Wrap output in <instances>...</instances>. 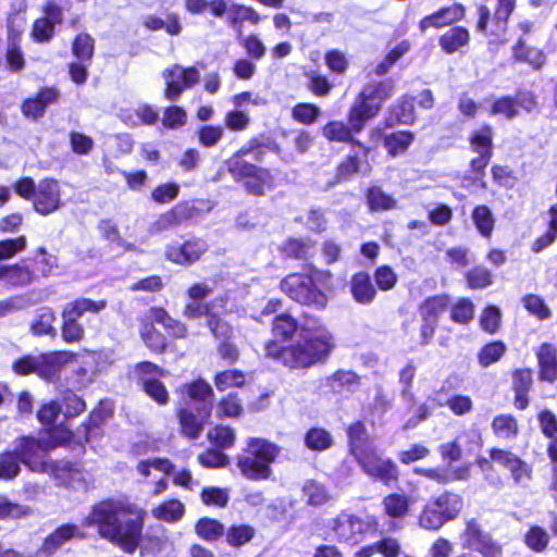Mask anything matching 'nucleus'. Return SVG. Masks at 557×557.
Here are the masks:
<instances>
[{
    "label": "nucleus",
    "mask_w": 557,
    "mask_h": 557,
    "mask_svg": "<svg viewBox=\"0 0 557 557\" xmlns=\"http://www.w3.org/2000/svg\"><path fill=\"white\" fill-rule=\"evenodd\" d=\"M208 246L202 239H191L183 245H171L166 249V257L174 263L188 264L198 260Z\"/></svg>",
    "instance_id": "f3484780"
},
{
    "label": "nucleus",
    "mask_w": 557,
    "mask_h": 557,
    "mask_svg": "<svg viewBox=\"0 0 557 557\" xmlns=\"http://www.w3.org/2000/svg\"><path fill=\"white\" fill-rule=\"evenodd\" d=\"M305 444L311 450H325L333 444L330 432L322 428H312L305 435Z\"/></svg>",
    "instance_id": "09e8293b"
},
{
    "label": "nucleus",
    "mask_w": 557,
    "mask_h": 557,
    "mask_svg": "<svg viewBox=\"0 0 557 557\" xmlns=\"http://www.w3.org/2000/svg\"><path fill=\"white\" fill-rule=\"evenodd\" d=\"M193 208L187 203H180L173 209L161 214L159 219L153 223L151 230L153 232H163L169 228L175 227L183 221L191 216Z\"/></svg>",
    "instance_id": "5701e85b"
},
{
    "label": "nucleus",
    "mask_w": 557,
    "mask_h": 557,
    "mask_svg": "<svg viewBox=\"0 0 557 557\" xmlns=\"http://www.w3.org/2000/svg\"><path fill=\"white\" fill-rule=\"evenodd\" d=\"M492 429L499 438L511 440L518 433V424L511 414L496 416L492 422Z\"/></svg>",
    "instance_id": "a18cd8bd"
},
{
    "label": "nucleus",
    "mask_w": 557,
    "mask_h": 557,
    "mask_svg": "<svg viewBox=\"0 0 557 557\" xmlns=\"http://www.w3.org/2000/svg\"><path fill=\"white\" fill-rule=\"evenodd\" d=\"M14 451L30 471L50 473L55 469V462L46 459L42 443L34 437L24 436L14 442Z\"/></svg>",
    "instance_id": "6e6552de"
},
{
    "label": "nucleus",
    "mask_w": 557,
    "mask_h": 557,
    "mask_svg": "<svg viewBox=\"0 0 557 557\" xmlns=\"http://www.w3.org/2000/svg\"><path fill=\"white\" fill-rule=\"evenodd\" d=\"M550 536L548 532L540 527L532 525L524 534V544L535 553H543L548 547Z\"/></svg>",
    "instance_id": "c03bdc74"
},
{
    "label": "nucleus",
    "mask_w": 557,
    "mask_h": 557,
    "mask_svg": "<svg viewBox=\"0 0 557 557\" xmlns=\"http://www.w3.org/2000/svg\"><path fill=\"white\" fill-rule=\"evenodd\" d=\"M376 525L374 517H359L342 512L333 521L332 530L339 542L355 545L360 543L366 535L374 533Z\"/></svg>",
    "instance_id": "0eeeda50"
},
{
    "label": "nucleus",
    "mask_w": 557,
    "mask_h": 557,
    "mask_svg": "<svg viewBox=\"0 0 557 557\" xmlns=\"http://www.w3.org/2000/svg\"><path fill=\"white\" fill-rule=\"evenodd\" d=\"M380 111V108L374 101L364 97L362 92L359 94L357 100L351 106L348 113V123L355 133H359L367 121L374 117Z\"/></svg>",
    "instance_id": "6ab92c4d"
},
{
    "label": "nucleus",
    "mask_w": 557,
    "mask_h": 557,
    "mask_svg": "<svg viewBox=\"0 0 557 557\" xmlns=\"http://www.w3.org/2000/svg\"><path fill=\"white\" fill-rule=\"evenodd\" d=\"M78 533L79 530L75 524L61 525L45 540L41 550L51 555L64 543L78 535Z\"/></svg>",
    "instance_id": "2f4dec72"
},
{
    "label": "nucleus",
    "mask_w": 557,
    "mask_h": 557,
    "mask_svg": "<svg viewBox=\"0 0 557 557\" xmlns=\"http://www.w3.org/2000/svg\"><path fill=\"white\" fill-rule=\"evenodd\" d=\"M348 287L352 299L361 306L371 305L377 295L370 275L363 271L355 273L350 277Z\"/></svg>",
    "instance_id": "aec40b11"
},
{
    "label": "nucleus",
    "mask_w": 557,
    "mask_h": 557,
    "mask_svg": "<svg viewBox=\"0 0 557 557\" xmlns=\"http://www.w3.org/2000/svg\"><path fill=\"white\" fill-rule=\"evenodd\" d=\"M463 16L465 8L461 4H454L423 17L419 23V28L421 32H425L430 27L441 28L460 21Z\"/></svg>",
    "instance_id": "4be33fe9"
},
{
    "label": "nucleus",
    "mask_w": 557,
    "mask_h": 557,
    "mask_svg": "<svg viewBox=\"0 0 557 557\" xmlns=\"http://www.w3.org/2000/svg\"><path fill=\"white\" fill-rule=\"evenodd\" d=\"M63 416L65 418L75 417L82 413L85 408V401L72 391H66L62 394Z\"/></svg>",
    "instance_id": "774afa93"
},
{
    "label": "nucleus",
    "mask_w": 557,
    "mask_h": 557,
    "mask_svg": "<svg viewBox=\"0 0 557 557\" xmlns=\"http://www.w3.org/2000/svg\"><path fill=\"white\" fill-rule=\"evenodd\" d=\"M352 132H355L350 124L346 125L339 121H332L327 123L323 129V136L331 141L346 143L352 139Z\"/></svg>",
    "instance_id": "864d4df0"
},
{
    "label": "nucleus",
    "mask_w": 557,
    "mask_h": 557,
    "mask_svg": "<svg viewBox=\"0 0 557 557\" xmlns=\"http://www.w3.org/2000/svg\"><path fill=\"white\" fill-rule=\"evenodd\" d=\"M512 385L516 393L515 406L525 409L529 404L528 392L532 385V372L530 370H517L513 373Z\"/></svg>",
    "instance_id": "473e14b6"
},
{
    "label": "nucleus",
    "mask_w": 557,
    "mask_h": 557,
    "mask_svg": "<svg viewBox=\"0 0 557 557\" xmlns=\"http://www.w3.org/2000/svg\"><path fill=\"white\" fill-rule=\"evenodd\" d=\"M21 463L18 456L12 450H7L0 454V479L12 480L21 471Z\"/></svg>",
    "instance_id": "603ef678"
},
{
    "label": "nucleus",
    "mask_w": 557,
    "mask_h": 557,
    "mask_svg": "<svg viewBox=\"0 0 557 557\" xmlns=\"http://www.w3.org/2000/svg\"><path fill=\"white\" fill-rule=\"evenodd\" d=\"M332 274L329 271L311 270L309 273H292L281 282L282 292L294 301L324 309L327 305V296L318 286L330 281Z\"/></svg>",
    "instance_id": "20e7f679"
},
{
    "label": "nucleus",
    "mask_w": 557,
    "mask_h": 557,
    "mask_svg": "<svg viewBox=\"0 0 557 557\" xmlns=\"http://www.w3.org/2000/svg\"><path fill=\"white\" fill-rule=\"evenodd\" d=\"M255 536V529L248 524L232 525L226 532V542L234 547H239L250 542Z\"/></svg>",
    "instance_id": "bf43d9fd"
},
{
    "label": "nucleus",
    "mask_w": 557,
    "mask_h": 557,
    "mask_svg": "<svg viewBox=\"0 0 557 557\" xmlns=\"http://www.w3.org/2000/svg\"><path fill=\"white\" fill-rule=\"evenodd\" d=\"M185 7L188 12L194 14H201L207 9H210L211 13L221 17L226 12V2L224 0H185Z\"/></svg>",
    "instance_id": "de8ad7c7"
},
{
    "label": "nucleus",
    "mask_w": 557,
    "mask_h": 557,
    "mask_svg": "<svg viewBox=\"0 0 557 557\" xmlns=\"http://www.w3.org/2000/svg\"><path fill=\"white\" fill-rule=\"evenodd\" d=\"M471 219L478 232L485 238H490L494 231L495 219L487 206H476L471 214Z\"/></svg>",
    "instance_id": "ea45409f"
},
{
    "label": "nucleus",
    "mask_w": 557,
    "mask_h": 557,
    "mask_svg": "<svg viewBox=\"0 0 557 557\" xmlns=\"http://www.w3.org/2000/svg\"><path fill=\"white\" fill-rule=\"evenodd\" d=\"M448 306L446 296H434L425 299L420 306V314L422 319L438 320V314Z\"/></svg>",
    "instance_id": "13d9d810"
},
{
    "label": "nucleus",
    "mask_w": 557,
    "mask_h": 557,
    "mask_svg": "<svg viewBox=\"0 0 557 557\" xmlns=\"http://www.w3.org/2000/svg\"><path fill=\"white\" fill-rule=\"evenodd\" d=\"M140 335L146 346L152 351L160 354L165 350L166 338L161 332L154 329L152 322L143 324Z\"/></svg>",
    "instance_id": "8fccbe9b"
},
{
    "label": "nucleus",
    "mask_w": 557,
    "mask_h": 557,
    "mask_svg": "<svg viewBox=\"0 0 557 557\" xmlns=\"http://www.w3.org/2000/svg\"><path fill=\"white\" fill-rule=\"evenodd\" d=\"M184 388L191 400L200 404L199 408H203L205 405L212 408L211 398L213 396V391L207 382L198 380L185 385Z\"/></svg>",
    "instance_id": "37998d69"
},
{
    "label": "nucleus",
    "mask_w": 557,
    "mask_h": 557,
    "mask_svg": "<svg viewBox=\"0 0 557 557\" xmlns=\"http://www.w3.org/2000/svg\"><path fill=\"white\" fill-rule=\"evenodd\" d=\"M55 320V313L51 308H39L30 323V332L35 336H54L57 334V330L54 327Z\"/></svg>",
    "instance_id": "cd10ccee"
},
{
    "label": "nucleus",
    "mask_w": 557,
    "mask_h": 557,
    "mask_svg": "<svg viewBox=\"0 0 557 557\" xmlns=\"http://www.w3.org/2000/svg\"><path fill=\"white\" fill-rule=\"evenodd\" d=\"M153 468L164 474L173 473V482L175 485L183 486L187 490H194L198 482L194 480L191 473L187 469L174 470V466L168 459L153 458L140 461L137 466L139 473L144 476L150 474V469Z\"/></svg>",
    "instance_id": "2eb2a0df"
},
{
    "label": "nucleus",
    "mask_w": 557,
    "mask_h": 557,
    "mask_svg": "<svg viewBox=\"0 0 557 557\" xmlns=\"http://www.w3.org/2000/svg\"><path fill=\"white\" fill-rule=\"evenodd\" d=\"M413 140V134L411 132H396L392 133L384 138V146L388 153L396 157L404 153Z\"/></svg>",
    "instance_id": "79ce46f5"
},
{
    "label": "nucleus",
    "mask_w": 557,
    "mask_h": 557,
    "mask_svg": "<svg viewBox=\"0 0 557 557\" xmlns=\"http://www.w3.org/2000/svg\"><path fill=\"white\" fill-rule=\"evenodd\" d=\"M95 42L90 35L79 34L73 42V53L82 62L89 61L94 54Z\"/></svg>",
    "instance_id": "680f3d73"
},
{
    "label": "nucleus",
    "mask_w": 557,
    "mask_h": 557,
    "mask_svg": "<svg viewBox=\"0 0 557 557\" xmlns=\"http://www.w3.org/2000/svg\"><path fill=\"white\" fill-rule=\"evenodd\" d=\"M209 441L220 448H230L235 443V431L230 426L218 425L208 433Z\"/></svg>",
    "instance_id": "e2e57ef3"
},
{
    "label": "nucleus",
    "mask_w": 557,
    "mask_h": 557,
    "mask_svg": "<svg viewBox=\"0 0 557 557\" xmlns=\"http://www.w3.org/2000/svg\"><path fill=\"white\" fill-rule=\"evenodd\" d=\"M513 57L518 61L527 62L534 69H540L545 63L546 58L542 50L533 47H527L520 39L513 48Z\"/></svg>",
    "instance_id": "a19ab883"
},
{
    "label": "nucleus",
    "mask_w": 557,
    "mask_h": 557,
    "mask_svg": "<svg viewBox=\"0 0 557 557\" xmlns=\"http://www.w3.org/2000/svg\"><path fill=\"white\" fill-rule=\"evenodd\" d=\"M238 41L245 49L246 53L253 60H261L267 52V48L261 39L255 35L244 36L243 32L238 29Z\"/></svg>",
    "instance_id": "5fc2aeb1"
},
{
    "label": "nucleus",
    "mask_w": 557,
    "mask_h": 557,
    "mask_svg": "<svg viewBox=\"0 0 557 557\" xmlns=\"http://www.w3.org/2000/svg\"><path fill=\"white\" fill-rule=\"evenodd\" d=\"M506 351L502 342H493L485 345L479 352V362L482 367H488L498 361Z\"/></svg>",
    "instance_id": "338daca9"
},
{
    "label": "nucleus",
    "mask_w": 557,
    "mask_h": 557,
    "mask_svg": "<svg viewBox=\"0 0 557 557\" xmlns=\"http://www.w3.org/2000/svg\"><path fill=\"white\" fill-rule=\"evenodd\" d=\"M469 32L465 27H453L440 37V46L446 53H454L469 42Z\"/></svg>",
    "instance_id": "e433bc0d"
},
{
    "label": "nucleus",
    "mask_w": 557,
    "mask_h": 557,
    "mask_svg": "<svg viewBox=\"0 0 557 557\" xmlns=\"http://www.w3.org/2000/svg\"><path fill=\"white\" fill-rule=\"evenodd\" d=\"M447 522L432 498L423 506L418 517L419 527L429 531H437Z\"/></svg>",
    "instance_id": "c9c22d12"
},
{
    "label": "nucleus",
    "mask_w": 557,
    "mask_h": 557,
    "mask_svg": "<svg viewBox=\"0 0 557 557\" xmlns=\"http://www.w3.org/2000/svg\"><path fill=\"white\" fill-rule=\"evenodd\" d=\"M327 385L336 394H351L360 385V377L352 371L338 370L326 379Z\"/></svg>",
    "instance_id": "bb28decb"
},
{
    "label": "nucleus",
    "mask_w": 557,
    "mask_h": 557,
    "mask_svg": "<svg viewBox=\"0 0 557 557\" xmlns=\"http://www.w3.org/2000/svg\"><path fill=\"white\" fill-rule=\"evenodd\" d=\"M356 460L369 476L385 485H389L398 480L399 470L397 465L391 458L380 455L375 447L368 450Z\"/></svg>",
    "instance_id": "1a4fd4ad"
},
{
    "label": "nucleus",
    "mask_w": 557,
    "mask_h": 557,
    "mask_svg": "<svg viewBox=\"0 0 557 557\" xmlns=\"http://www.w3.org/2000/svg\"><path fill=\"white\" fill-rule=\"evenodd\" d=\"M225 164L236 181H245L247 191L252 195L261 196L274 187V178L271 172L264 168H259L247 161H238L237 158H228Z\"/></svg>",
    "instance_id": "423d86ee"
},
{
    "label": "nucleus",
    "mask_w": 557,
    "mask_h": 557,
    "mask_svg": "<svg viewBox=\"0 0 557 557\" xmlns=\"http://www.w3.org/2000/svg\"><path fill=\"white\" fill-rule=\"evenodd\" d=\"M542 380L553 382L557 379V350L550 344H542L536 352Z\"/></svg>",
    "instance_id": "b1692460"
},
{
    "label": "nucleus",
    "mask_w": 557,
    "mask_h": 557,
    "mask_svg": "<svg viewBox=\"0 0 557 557\" xmlns=\"http://www.w3.org/2000/svg\"><path fill=\"white\" fill-rule=\"evenodd\" d=\"M414 121L413 100L409 97H404L391 110L389 117L387 119V126H393L395 123L411 124Z\"/></svg>",
    "instance_id": "4c0bfd02"
},
{
    "label": "nucleus",
    "mask_w": 557,
    "mask_h": 557,
    "mask_svg": "<svg viewBox=\"0 0 557 557\" xmlns=\"http://www.w3.org/2000/svg\"><path fill=\"white\" fill-rule=\"evenodd\" d=\"M281 453L276 444L259 437H250L243 453L236 457L240 474L250 481H264L271 478L273 463Z\"/></svg>",
    "instance_id": "7ed1b4c3"
},
{
    "label": "nucleus",
    "mask_w": 557,
    "mask_h": 557,
    "mask_svg": "<svg viewBox=\"0 0 557 557\" xmlns=\"http://www.w3.org/2000/svg\"><path fill=\"white\" fill-rule=\"evenodd\" d=\"M149 319L154 323L161 324L175 338H184L187 334L185 324L173 319L163 308H151Z\"/></svg>",
    "instance_id": "7c9ffc66"
},
{
    "label": "nucleus",
    "mask_w": 557,
    "mask_h": 557,
    "mask_svg": "<svg viewBox=\"0 0 557 557\" xmlns=\"http://www.w3.org/2000/svg\"><path fill=\"white\" fill-rule=\"evenodd\" d=\"M165 82V98L175 101L184 90L194 87L200 79V73L195 66L184 67L174 64L163 72Z\"/></svg>",
    "instance_id": "9d476101"
},
{
    "label": "nucleus",
    "mask_w": 557,
    "mask_h": 557,
    "mask_svg": "<svg viewBox=\"0 0 557 557\" xmlns=\"http://www.w3.org/2000/svg\"><path fill=\"white\" fill-rule=\"evenodd\" d=\"M368 164L363 162L357 154L349 156L337 168V181H346L355 173L364 172Z\"/></svg>",
    "instance_id": "052dcab7"
},
{
    "label": "nucleus",
    "mask_w": 557,
    "mask_h": 557,
    "mask_svg": "<svg viewBox=\"0 0 557 557\" xmlns=\"http://www.w3.org/2000/svg\"><path fill=\"white\" fill-rule=\"evenodd\" d=\"M74 355L69 351H54L38 355L37 375L46 381L57 379L62 368L73 359Z\"/></svg>",
    "instance_id": "a211bd4d"
},
{
    "label": "nucleus",
    "mask_w": 557,
    "mask_h": 557,
    "mask_svg": "<svg viewBox=\"0 0 557 557\" xmlns=\"http://www.w3.org/2000/svg\"><path fill=\"white\" fill-rule=\"evenodd\" d=\"M347 435L350 453L356 459L374 447L369 440L364 424L360 421L348 428Z\"/></svg>",
    "instance_id": "393cba45"
},
{
    "label": "nucleus",
    "mask_w": 557,
    "mask_h": 557,
    "mask_svg": "<svg viewBox=\"0 0 557 557\" xmlns=\"http://www.w3.org/2000/svg\"><path fill=\"white\" fill-rule=\"evenodd\" d=\"M463 547L485 554L490 557H499L500 548L484 533L475 519L468 520L461 535Z\"/></svg>",
    "instance_id": "4468645a"
},
{
    "label": "nucleus",
    "mask_w": 557,
    "mask_h": 557,
    "mask_svg": "<svg viewBox=\"0 0 557 557\" xmlns=\"http://www.w3.org/2000/svg\"><path fill=\"white\" fill-rule=\"evenodd\" d=\"M226 299L224 297L215 298L210 304H202L200 301H191L184 308L183 314L187 319H198L202 315L207 317V320L213 314V311L219 307L221 310L225 307Z\"/></svg>",
    "instance_id": "58836bf2"
},
{
    "label": "nucleus",
    "mask_w": 557,
    "mask_h": 557,
    "mask_svg": "<svg viewBox=\"0 0 557 557\" xmlns=\"http://www.w3.org/2000/svg\"><path fill=\"white\" fill-rule=\"evenodd\" d=\"M201 500L208 506L225 507L230 500V492L227 488L215 486L205 487Z\"/></svg>",
    "instance_id": "69168bd1"
},
{
    "label": "nucleus",
    "mask_w": 557,
    "mask_h": 557,
    "mask_svg": "<svg viewBox=\"0 0 557 557\" xmlns=\"http://www.w3.org/2000/svg\"><path fill=\"white\" fill-rule=\"evenodd\" d=\"M432 499L448 522L455 520L463 508L462 497L454 492L445 491Z\"/></svg>",
    "instance_id": "a878e982"
},
{
    "label": "nucleus",
    "mask_w": 557,
    "mask_h": 557,
    "mask_svg": "<svg viewBox=\"0 0 557 557\" xmlns=\"http://www.w3.org/2000/svg\"><path fill=\"white\" fill-rule=\"evenodd\" d=\"M472 151L479 153L478 158L471 160V169L475 173H483L493 154V129L488 125L472 133L470 137Z\"/></svg>",
    "instance_id": "ddd939ff"
},
{
    "label": "nucleus",
    "mask_w": 557,
    "mask_h": 557,
    "mask_svg": "<svg viewBox=\"0 0 557 557\" xmlns=\"http://www.w3.org/2000/svg\"><path fill=\"white\" fill-rule=\"evenodd\" d=\"M382 506L387 517L403 519L409 512L410 498L404 493H391L383 498Z\"/></svg>",
    "instance_id": "c756f323"
},
{
    "label": "nucleus",
    "mask_w": 557,
    "mask_h": 557,
    "mask_svg": "<svg viewBox=\"0 0 557 557\" xmlns=\"http://www.w3.org/2000/svg\"><path fill=\"white\" fill-rule=\"evenodd\" d=\"M34 273L22 264L0 265V281L11 286H24L32 283Z\"/></svg>",
    "instance_id": "c85d7f7f"
},
{
    "label": "nucleus",
    "mask_w": 557,
    "mask_h": 557,
    "mask_svg": "<svg viewBox=\"0 0 557 557\" xmlns=\"http://www.w3.org/2000/svg\"><path fill=\"white\" fill-rule=\"evenodd\" d=\"M62 206L59 181L49 177L40 180L33 201L34 210L41 215H49Z\"/></svg>",
    "instance_id": "f8f14e48"
},
{
    "label": "nucleus",
    "mask_w": 557,
    "mask_h": 557,
    "mask_svg": "<svg viewBox=\"0 0 557 557\" xmlns=\"http://www.w3.org/2000/svg\"><path fill=\"white\" fill-rule=\"evenodd\" d=\"M394 90L392 82L371 83L361 90L364 97L374 101L381 109L383 102L388 99Z\"/></svg>",
    "instance_id": "3c124183"
},
{
    "label": "nucleus",
    "mask_w": 557,
    "mask_h": 557,
    "mask_svg": "<svg viewBox=\"0 0 557 557\" xmlns=\"http://www.w3.org/2000/svg\"><path fill=\"white\" fill-rule=\"evenodd\" d=\"M196 532L206 541H215L224 533V527L215 519L201 518L196 524Z\"/></svg>",
    "instance_id": "6e6d98bb"
},
{
    "label": "nucleus",
    "mask_w": 557,
    "mask_h": 557,
    "mask_svg": "<svg viewBox=\"0 0 557 557\" xmlns=\"http://www.w3.org/2000/svg\"><path fill=\"white\" fill-rule=\"evenodd\" d=\"M106 307L107 301L103 299L77 298L66 304L62 311V338L66 343L79 342L84 337V329L78 323V318L87 312L98 313L104 310Z\"/></svg>",
    "instance_id": "39448f33"
},
{
    "label": "nucleus",
    "mask_w": 557,
    "mask_h": 557,
    "mask_svg": "<svg viewBox=\"0 0 557 557\" xmlns=\"http://www.w3.org/2000/svg\"><path fill=\"white\" fill-rule=\"evenodd\" d=\"M225 13H227V23L237 33L238 29L242 30V24L244 22H249L256 25L260 21V15L258 14V12L252 8L246 5L233 4L230 8L226 7Z\"/></svg>",
    "instance_id": "72a5a7b5"
},
{
    "label": "nucleus",
    "mask_w": 557,
    "mask_h": 557,
    "mask_svg": "<svg viewBox=\"0 0 557 557\" xmlns=\"http://www.w3.org/2000/svg\"><path fill=\"white\" fill-rule=\"evenodd\" d=\"M83 524L97 527L102 537L120 545L126 553H133L141 535V510L135 505L104 500L92 507Z\"/></svg>",
    "instance_id": "f257e3e1"
},
{
    "label": "nucleus",
    "mask_w": 557,
    "mask_h": 557,
    "mask_svg": "<svg viewBox=\"0 0 557 557\" xmlns=\"http://www.w3.org/2000/svg\"><path fill=\"white\" fill-rule=\"evenodd\" d=\"M491 459L506 468L513 483L518 486H528L532 480V467L509 450L493 448L490 450Z\"/></svg>",
    "instance_id": "9b49d317"
},
{
    "label": "nucleus",
    "mask_w": 557,
    "mask_h": 557,
    "mask_svg": "<svg viewBox=\"0 0 557 557\" xmlns=\"http://www.w3.org/2000/svg\"><path fill=\"white\" fill-rule=\"evenodd\" d=\"M334 347L331 333L319 321H307L300 329L299 341L288 347L276 342L265 344L268 357L281 360L290 369L308 368L324 360Z\"/></svg>",
    "instance_id": "f03ea898"
},
{
    "label": "nucleus",
    "mask_w": 557,
    "mask_h": 557,
    "mask_svg": "<svg viewBox=\"0 0 557 557\" xmlns=\"http://www.w3.org/2000/svg\"><path fill=\"white\" fill-rule=\"evenodd\" d=\"M210 414L211 407L207 405L203 408H197V414L190 409H182L178 418L183 434L189 438H197Z\"/></svg>",
    "instance_id": "412c9836"
},
{
    "label": "nucleus",
    "mask_w": 557,
    "mask_h": 557,
    "mask_svg": "<svg viewBox=\"0 0 557 557\" xmlns=\"http://www.w3.org/2000/svg\"><path fill=\"white\" fill-rule=\"evenodd\" d=\"M140 373V381L145 392L159 404H165L169 394L165 386L159 381L163 375V371L151 362H141L137 366Z\"/></svg>",
    "instance_id": "dca6fc26"
},
{
    "label": "nucleus",
    "mask_w": 557,
    "mask_h": 557,
    "mask_svg": "<svg viewBox=\"0 0 557 557\" xmlns=\"http://www.w3.org/2000/svg\"><path fill=\"white\" fill-rule=\"evenodd\" d=\"M368 205L371 210H389L396 205L395 199L385 194L380 187L373 186L369 188L367 194Z\"/></svg>",
    "instance_id": "4d7b16f0"
},
{
    "label": "nucleus",
    "mask_w": 557,
    "mask_h": 557,
    "mask_svg": "<svg viewBox=\"0 0 557 557\" xmlns=\"http://www.w3.org/2000/svg\"><path fill=\"white\" fill-rule=\"evenodd\" d=\"M380 553L383 557H398L400 554V544L396 539L385 537L372 545L362 547L355 554V557H372Z\"/></svg>",
    "instance_id": "f704fd0d"
},
{
    "label": "nucleus",
    "mask_w": 557,
    "mask_h": 557,
    "mask_svg": "<svg viewBox=\"0 0 557 557\" xmlns=\"http://www.w3.org/2000/svg\"><path fill=\"white\" fill-rule=\"evenodd\" d=\"M297 329L298 324L296 320L287 313L276 315L273 321V334L283 339L289 338Z\"/></svg>",
    "instance_id": "0e129e2a"
},
{
    "label": "nucleus",
    "mask_w": 557,
    "mask_h": 557,
    "mask_svg": "<svg viewBox=\"0 0 557 557\" xmlns=\"http://www.w3.org/2000/svg\"><path fill=\"white\" fill-rule=\"evenodd\" d=\"M185 512L184 505L177 499H170L162 503L152 510L153 516L157 519L164 520L168 522H174L180 520Z\"/></svg>",
    "instance_id": "49530a36"
}]
</instances>
